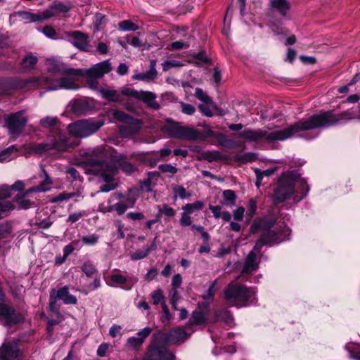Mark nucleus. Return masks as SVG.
Returning a JSON list of instances; mask_svg holds the SVG:
<instances>
[{
  "label": "nucleus",
  "instance_id": "1",
  "mask_svg": "<svg viewBox=\"0 0 360 360\" xmlns=\"http://www.w3.org/2000/svg\"><path fill=\"white\" fill-rule=\"evenodd\" d=\"M112 70L110 60L98 63L89 68H64L61 72L62 77L58 79V85L63 89L77 90L80 87L77 82H80L83 86L91 90H107L99 86V79Z\"/></svg>",
  "mask_w": 360,
  "mask_h": 360
},
{
  "label": "nucleus",
  "instance_id": "2",
  "mask_svg": "<svg viewBox=\"0 0 360 360\" xmlns=\"http://www.w3.org/2000/svg\"><path fill=\"white\" fill-rule=\"evenodd\" d=\"M347 113H344L336 117L330 112L314 115L308 118L300 120L287 129H278L276 128L271 131H266L265 141L269 142L282 141L301 131L328 127L338 123L342 119H351L347 117Z\"/></svg>",
  "mask_w": 360,
  "mask_h": 360
},
{
  "label": "nucleus",
  "instance_id": "3",
  "mask_svg": "<svg viewBox=\"0 0 360 360\" xmlns=\"http://www.w3.org/2000/svg\"><path fill=\"white\" fill-rule=\"evenodd\" d=\"M96 156L98 159L91 160L87 163V167L92 174L101 176L103 181L107 183L101 186L100 192H109L116 188L117 185L111 183V181L117 173V166L120 167L126 173H131L134 170V167L131 164L127 162H120L124 158L122 155L116 156L115 158L116 163L113 164L101 160L103 157V153H98Z\"/></svg>",
  "mask_w": 360,
  "mask_h": 360
},
{
  "label": "nucleus",
  "instance_id": "4",
  "mask_svg": "<svg viewBox=\"0 0 360 360\" xmlns=\"http://www.w3.org/2000/svg\"><path fill=\"white\" fill-rule=\"evenodd\" d=\"M289 235L290 230L287 228L280 233H275L274 231H269L264 234L256 243L253 250L248 255L242 272L243 274H251L257 269L259 260L258 259L255 252H259L263 245H273L279 243L284 240Z\"/></svg>",
  "mask_w": 360,
  "mask_h": 360
},
{
  "label": "nucleus",
  "instance_id": "5",
  "mask_svg": "<svg viewBox=\"0 0 360 360\" xmlns=\"http://www.w3.org/2000/svg\"><path fill=\"white\" fill-rule=\"evenodd\" d=\"M226 299L233 305H243L245 302H253L255 292L243 285L231 283L224 291Z\"/></svg>",
  "mask_w": 360,
  "mask_h": 360
},
{
  "label": "nucleus",
  "instance_id": "6",
  "mask_svg": "<svg viewBox=\"0 0 360 360\" xmlns=\"http://www.w3.org/2000/svg\"><path fill=\"white\" fill-rule=\"evenodd\" d=\"M103 124V121L99 120H82L70 124L68 130L73 136L86 138L96 132Z\"/></svg>",
  "mask_w": 360,
  "mask_h": 360
},
{
  "label": "nucleus",
  "instance_id": "7",
  "mask_svg": "<svg viewBox=\"0 0 360 360\" xmlns=\"http://www.w3.org/2000/svg\"><path fill=\"white\" fill-rule=\"evenodd\" d=\"M165 129L169 135L176 139L191 141L204 139L203 134L198 129L193 127L184 126L178 122H174L167 125Z\"/></svg>",
  "mask_w": 360,
  "mask_h": 360
},
{
  "label": "nucleus",
  "instance_id": "8",
  "mask_svg": "<svg viewBox=\"0 0 360 360\" xmlns=\"http://www.w3.org/2000/svg\"><path fill=\"white\" fill-rule=\"evenodd\" d=\"M294 181L293 172L285 173L280 177L278 186L274 191L276 201L283 202L292 196L295 192Z\"/></svg>",
  "mask_w": 360,
  "mask_h": 360
},
{
  "label": "nucleus",
  "instance_id": "9",
  "mask_svg": "<svg viewBox=\"0 0 360 360\" xmlns=\"http://www.w3.org/2000/svg\"><path fill=\"white\" fill-rule=\"evenodd\" d=\"M17 84L21 88H25L31 85L34 90L39 89L49 91L56 90V87L52 86V79L44 75L31 76L25 79H20Z\"/></svg>",
  "mask_w": 360,
  "mask_h": 360
},
{
  "label": "nucleus",
  "instance_id": "10",
  "mask_svg": "<svg viewBox=\"0 0 360 360\" xmlns=\"http://www.w3.org/2000/svg\"><path fill=\"white\" fill-rule=\"evenodd\" d=\"M24 112V110H20L5 117L9 134L16 136L24 129L27 122V117L23 116Z\"/></svg>",
  "mask_w": 360,
  "mask_h": 360
},
{
  "label": "nucleus",
  "instance_id": "11",
  "mask_svg": "<svg viewBox=\"0 0 360 360\" xmlns=\"http://www.w3.org/2000/svg\"><path fill=\"white\" fill-rule=\"evenodd\" d=\"M143 360H174V355L163 346L153 345Z\"/></svg>",
  "mask_w": 360,
  "mask_h": 360
},
{
  "label": "nucleus",
  "instance_id": "12",
  "mask_svg": "<svg viewBox=\"0 0 360 360\" xmlns=\"http://www.w3.org/2000/svg\"><path fill=\"white\" fill-rule=\"evenodd\" d=\"M0 319L6 326H11L18 323L20 316L15 313L13 308L6 305L0 304Z\"/></svg>",
  "mask_w": 360,
  "mask_h": 360
},
{
  "label": "nucleus",
  "instance_id": "13",
  "mask_svg": "<svg viewBox=\"0 0 360 360\" xmlns=\"http://www.w3.org/2000/svg\"><path fill=\"white\" fill-rule=\"evenodd\" d=\"M0 360H20V351L16 342L4 343L0 349Z\"/></svg>",
  "mask_w": 360,
  "mask_h": 360
},
{
  "label": "nucleus",
  "instance_id": "14",
  "mask_svg": "<svg viewBox=\"0 0 360 360\" xmlns=\"http://www.w3.org/2000/svg\"><path fill=\"white\" fill-rule=\"evenodd\" d=\"M127 96H134L143 101L149 107L158 109L159 105L156 101V96L151 91H121Z\"/></svg>",
  "mask_w": 360,
  "mask_h": 360
},
{
  "label": "nucleus",
  "instance_id": "15",
  "mask_svg": "<svg viewBox=\"0 0 360 360\" xmlns=\"http://www.w3.org/2000/svg\"><path fill=\"white\" fill-rule=\"evenodd\" d=\"M195 96L202 101V103L199 105L202 112L207 117H211L212 115L211 108L214 107V104L206 91H195Z\"/></svg>",
  "mask_w": 360,
  "mask_h": 360
},
{
  "label": "nucleus",
  "instance_id": "16",
  "mask_svg": "<svg viewBox=\"0 0 360 360\" xmlns=\"http://www.w3.org/2000/svg\"><path fill=\"white\" fill-rule=\"evenodd\" d=\"M72 146V144L63 136H60L57 141L46 143L41 146L44 150L55 149L58 151H65Z\"/></svg>",
  "mask_w": 360,
  "mask_h": 360
},
{
  "label": "nucleus",
  "instance_id": "17",
  "mask_svg": "<svg viewBox=\"0 0 360 360\" xmlns=\"http://www.w3.org/2000/svg\"><path fill=\"white\" fill-rule=\"evenodd\" d=\"M269 6L273 11H276L284 19L289 20L288 11L290 9V4L288 0H271Z\"/></svg>",
  "mask_w": 360,
  "mask_h": 360
},
{
  "label": "nucleus",
  "instance_id": "18",
  "mask_svg": "<svg viewBox=\"0 0 360 360\" xmlns=\"http://www.w3.org/2000/svg\"><path fill=\"white\" fill-rule=\"evenodd\" d=\"M69 35L73 38L72 44L75 47L82 51H87L88 35L81 31L70 32Z\"/></svg>",
  "mask_w": 360,
  "mask_h": 360
},
{
  "label": "nucleus",
  "instance_id": "19",
  "mask_svg": "<svg viewBox=\"0 0 360 360\" xmlns=\"http://www.w3.org/2000/svg\"><path fill=\"white\" fill-rule=\"evenodd\" d=\"M128 125L120 127V133L123 137L130 138L138 134L140 130L141 122L138 120H133Z\"/></svg>",
  "mask_w": 360,
  "mask_h": 360
},
{
  "label": "nucleus",
  "instance_id": "20",
  "mask_svg": "<svg viewBox=\"0 0 360 360\" xmlns=\"http://www.w3.org/2000/svg\"><path fill=\"white\" fill-rule=\"evenodd\" d=\"M110 279L113 283L121 285L122 288L124 290H130L137 281V279L134 278L133 282L132 280L130 282H127V277L120 274L117 270L114 271V273L110 276Z\"/></svg>",
  "mask_w": 360,
  "mask_h": 360
},
{
  "label": "nucleus",
  "instance_id": "21",
  "mask_svg": "<svg viewBox=\"0 0 360 360\" xmlns=\"http://www.w3.org/2000/svg\"><path fill=\"white\" fill-rule=\"evenodd\" d=\"M266 130L257 129L245 130L240 134V136L244 138L248 141H256L258 140L263 139L265 141Z\"/></svg>",
  "mask_w": 360,
  "mask_h": 360
},
{
  "label": "nucleus",
  "instance_id": "22",
  "mask_svg": "<svg viewBox=\"0 0 360 360\" xmlns=\"http://www.w3.org/2000/svg\"><path fill=\"white\" fill-rule=\"evenodd\" d=\"M188 337L187 333L182 328H176L170 330L167 335V340L170 344L184 340Z\"/></svg>",
  "mask_w": 360,
  "mask_h": 360
},
{
  "label": "nucleus",
  "instance_id": "23",
  "mask_svg": "<svg viewBox=\"0 0 360 360\" xmlns=\"http://www.w3.org/2000/svg\"><path fill=\"white\" fill-rule=\"evenodd\" d=\"M20 17L22 20H24L27 22H35L41 21V18L40 14L31 13L26 11H20L14 12L11 14L10 18L13 17Z\"/></svg>",
  "mask_w": 360,
  "mask_h": 360
},
{
  "label": "nucleus",
  "instance_id": "24",
  "mask_svg": "<svg viewBox=\"0 0 360 360\" xmlns=\"http://www.w3.org/2000/svg\"><path fill=\"white\" fill-rule=\"evenodd\" d=\"M56 296L58 299L63 300L66 304H75L77 302L76 297L70 294L68 286L60 288L57 291Z\"/></svg>",
  "mask_w": 360,
  "mask_h": 360
},
{
  "label": "nucleus",
  "instance_id": "25",
  "mask_svg": "<svg viewBox=\"0 0 360 360\" xmlns=\"http://www.w3.org/2000/svg\"><path fill=\"white\" fill-rule=\"evenodd\" d=\"M42 172L44 174L45 178L44 181L39 186L32 187L30 189L27 190L26 191V194L32 192H45L49 190V186L53 184V182L44 168H42Z\"/></svg>",
  "mask_w": 360,
  "mask_h": 360
},
{
  "label": "nucleus",
  "instance_id": "26",
  "mask_svg": "<svg viewBox=\"0 0 360 360\" xmlns=\"http://www.w3.org/2000/svg\"><path fill=\"white\" fill-rule=\"evenodd\" d=\"M38 62L37 56H34L32 53L27 54L21 61V65L25 69L32 70Z\"/></svg>",
  "mask_w": 360,
  "mask_h": 360
},
{
  "label": "nucleus",
  "instance_id": "27",
  "mask_svg": "<svg viewBox=\"0 0 360 360\" xmlns=\"http://www.w3.org/2000/svg\"><path fill=\"white\" fill-rule=\"evenodd\" d=\"M157 76V71L152 66L146 72L139 73L133 75L132 78L139 80H153Z\"/></svg>",
  "mask_w": 360,
  "mask_h": 360
},
{
  "label": "nucleus",
  "instance_id": "28",
  "mask_svg": "<svg viewBox=\"0 0 360 360\" xmlns=\"http://www.w3.org/2000/svg\"><path fill=\"white\" fill-rule=\"evenodd\" d=\"M171 153L172 150L169 148L165 147L157 152V153L159 154V158L153 160H148V164L150 167H155L159 160H167V157H168Z\"/></svg>",
  "mask_w": 360,
  "mask_h": 360
},
{
  "label": "nucleus",
  "instance_id": "29",
  "mask_svg": "<svg viewBox=\"0 0 360 360\" xmlns=\"http://www.w3.org/2000/svg\"><path fill=\"white\" fill-rule=\"evenodd\" d=\"M16 149L13 146L0 151V162H8L14 159L16 157V154H12V153Z\"/></svg>",
  "mask_w": 360,
  "mask_h": 360
},
{
  "label": "nucleus",
  "instance_id": "30",
  "mask_svg": "<svg viewBox=\"0 0 360 360\" xmlns=\"http://www.w3.org/2000/svg\"><path fill=\"white\" fill-rule=\"evenodd\" d=\"M174 198H179L181 199H186L190 198L192 194L187 191L186 188L181 186H173Z\"/></svg>",
  "mask_w": 360,
  "mask_h": 360
},
{
  "label": "nucleus",
  "instance_id": "31",
  "mask_svg": "<svg viewBox=\"0 0 360 360\" xmlns=\"http://www.w3.org/2000/svg\"><path fill=\"white\" fill-rule=\"evenodd\" d=\"M118 28L122 31H136L139 26L130 20H124L118 23Z\"/></svg>",
  "mask_w": 360,
  "mask_h": 360
},
{
  "label": "nucleus",
  "instance_id": "32",
  "mask_svg": "<svg viewBox=\"0 0 360 360\" xmlns=\"http://www.w3.org/2000/svg\"><path fill=\"white\" fill-rule=\"evenodd\" d=\"M193 58L198 65H202L211 63L210 58L207 57L205 51H201L198 53H194L193 55Z\"/></svg>",
  "mask_w": 360,
  "mask_h": 360
},
{
  "label": "nucleus",
  "instance_id": "33",
  "mask_svg": "<svg viewBox=\"0 0 360 360\" xmlns=\"http://www.w3.org/2000/svg\"><path fill=\"white\" fill-rule=\"evenodd\" d=\"M204 207V204L201 201H195L193 203H187L183 207L182 210L187 214H192L195 211L201 210Z\"/></svg>",
  "mask_w": 360,
  "mask_h": 360
},
{
  "label": "nucleus",
  "instance_id": "34",
  "mask_svg": "<svg viewBox=\"0 0 360 360\" xmlns=\"http://www.w3.org/2000/svg\"><path fill=\"white\" fill-rule=\"evenodd\" d=\"M204 160L212 162L222 159V155L217 150L203 151Z\"/></svg>",
  "mask_w": 360,
  "mask_h": 360
},
{
  "label": "nucleus",
  "instance_id": "35",
  "mask_svg": "<svg viewBox=\"0 0 360 360\" xmlns=\"http://www.w3.org/2000/svg\"><path fill=\"white\" fill-rule=\"evenodd\" d=\"M78 195H79L78 192H72V193L63 192L62 193H60L57 196L52 198L50 200V201L53 203L58 202H63V201L68 200L69 199H70L73 197H75V196H78Z\"/></svg>",
  "mask_w": 360,
  "mask_h": 360
},
{
  "label": "nucleus",
  "instance_id": "36",
  "mask_svg": "<svg viewBox=\"0 0 360 360\" xmlns=\"http://www.w3.org/2000/svg\"><path fill=\"white\" fill-rule=\"evenodd\" d=\"M206 320L207 316L205 314L200 311H194L193 312L190 322L191 324L201 325L205 323Z\"/></svg>",
  "mask_w": 360,
  "mask_h": 360
},
{
  "label": "nucleus",
  "instance_id": "37",
  "mask_svg": "<svg viewBox=\"0 0 360 360\" xmlns=\"http://www.w3.org/2000/svg\"><path fill=\"white\" fill-rule=\"evenodd\" d=\"M276 171V168H270L268 169H266L264 171H261L259 169H256L255 170L256 176H257V181H256V186L257 187L260 186L261 181L264 175L265 176H271Z\"/></svg>",
  "mask_w": 360,
  "mask_h": 360
},
{
  "label": "nucleus",
  "instance_id": "38",
  "mask_svg": "<svg viewBox=\"0 0 360 360\" xmlns=\"http://www.w3.org/2000/svg\"><path fill=\"white\" fill-rule=\"evenodd\" d=\"M82 271L88 277H91L97 273L96 268L89 262L83 264Z\"/></svg>",
  "mask_w": 360,
  "mask_h": 360
},
{
  "label": "nucleus",
  "instance_id": "39",
  "mask_svg": "<svg viewBox=\"0 0 360 360\" xmlns=\"http://www.w3.org/2000/svg\"><path fill=\"white\" fill-rule=\"evenodd\" d=\"M50 6L51 7L55 15H57L59 13H65L70 11V7L61 2L54 3Z\"/></svg>",
  "mask_w": 360,
  "mask_h": 360
},
{
  "label": "nucleus",
  "instance_id": "40",
  "mask_svg": "<svg viewBox=\"0 0 360 360\" xmlns=\"http://www.w3.org/2000/svg\"><path fill=\"white\" fill-rule=\"evenodd\" d=\"M150 252V248H144L143 250H139L130 255L131 260H139L147 257Z\"/></svg>",
  "mask_w": 360,
  "mask_h": 360
},
{
  "label": "nucleus",
  "instance_id": "41",
  "mask_svg": "<svg viewBox=\"0 0 360 360\" xmlns=\"http://www.w3.org/2000/svg\"><path fill=\"white\" fill-rule=\"evenodd\" d=\"M162 65L164 71H167L172 68H179L184 65L181 61L176 60H167Z\"/></svg>",
  "mask_w": 360,
  "mask_h": 360
},
{
  "label": "nucleus",
  "instance_id": "42",
  "mask_svg": "<svg viewBox=\"0 0 360 360\" xmlns=\"http://www.w3.org/2000/svg\"><path fill=\"white\" fill-rule=\"evenodd\" d=\"M347 349L351 353V357L360 359V345L348 344Z\"/></svg>",
  "mask_w": 360,
  "mask_h": 360
},
{
  "label": "nucleus",
  "instance_id": "43",
  "mask_svg": "<svg viewBox=\"0 0 360 360\" xmlns=\"http://www.w3.org/2000/svg\"><path fill=\"white\" fill-rule=\"evenodd\" d=\"M58 122V119L56 117H46L39 121V124L42 127H50L55 126Z\"/></svg>",
  "mask_w": 360,
  "mask_h": 360
},
{
  "label": "nucleus",
  "instance_id": "44",
  "mask_svg": "<svg viewBox=\"0 0 360 360\" xmlns=\"http://www.w3.org/2000/svg\"><path fill=\"white\" fill-rule=\"evenodd\" d=\"M107 23V18L105 15L101 13H96L94 18V26L98 29L100 26L102 25H105Z\"/></svg>",
  "mask_w": 360,
  "mask_h": 360
},
{
  "label": "nucleus",
  "instance_id": "45",
  "mask_svg": "<svg viewBox=\"0 0 360 360\" xmlns=\"http://www.w3.org/2000/svg\"><path fill=\"white\" fill-rule=\"evenodd\" d=\"M223 197L227 203L234 205L236 202V195L232 190H225L223 192Z\"/></svg>",
  "mask_w": 360,
  "mask_h": 360
},
{
  "label": "nucleus",
  "instance_id": "46",
  "mask_svg": "<svg viewBox=\"0 0 360 360\" xmlns=\"http://www.w3.org/2000/svg\"><path fill=\"white\" fill-rule=\"evenodd\" d=\"M113 115L117 120L125 123H130V121L133 120L129 115L122 111H115Z\"/></svg>",
  "mask_w": 360,
  "mask_h": 360
},
{
  "label": "nucleus",
  "instance_id": "47",
  "mask_svg": "<svg viewBox=\"0 0 360 360\" xmlns=\"http://www.w3.org/2000/svg\"><path fill=\"white\" fill-rule=\"evenodd\" d=\"M43 34L51 39H56V31L55 29L51 25H46L42 29Z\"/></svg>",
  "mask_w": 360,
  "mask_h": 360
},
{
  "label": "nucleus",
  "instance_id": "48",
  "mask_svg": "<svg viewBox=\"0 0 360 360\" xmlns=\"http://www.w3.org/2000/svg\"><path fill=\"white\" fill-rule=\"evenodd\" d=\"M15 202L20 208L27 209L31 205V201L20 196L15 198Z\"/></svg>",
  "mask_w": 360,
  "mask_h": 360
},
{
  "label": "nucleus",
  "instance_id": "49",
  "mask_svg": "<svg viewBox=\"0 0 360 360\" xmlns=\"http://www.w3.org/2000/svg\"><path fill=\"white\" fill-rule=\"evenodd\" d=\"M128 208V206L124 201H120L113 205V209L119 215L124 214Z\"/></svg>",
  "mask_w": 360,
  "mask_h": 360
},
{
  "label": "nucleus",
  "instance_id": "50",
  "mask_svg": "<svg viewBox=\"0 0 360 360\" xmlns=\"http://www.w3.org/2000/svg\"><path fill=\"white\" fill-rule=\"evenodd\" d=\"M151 297L155 304H158L159 303L162 304V302H165L164 296L161 290H157L153 292Z\"/></svg>",
  "mask_w": 360,
  "mask_h": 360
},
{
  "label": "nucleus",
  "instance_id": "51",
  "mask_svg": "<svg viewBox=\"0 0 360 360\" xmlns=\"http://www.w3.org/2000/svg\"><path fill=\"white\" fill-rule=\"evenodd\" d=\"M13 209V205L8 202H0V219L4 217V214Z\"/></svg>",
  "mask_w": 360,
  "mask_h": 360
},
{
  "label": "nucleus",
  "instance_id": "52",
  "mask_svg": "<svg viewBox=\"0 0 360 360\" xmlns=\"http://www.w3.org/2000/svg\"><path fill=\"white\" fill-rule=\"evenodd\" d=\"M11 186L2 185L0 186V199H6L11 197Z\"/></svg>",
  "mask_w": 360,
  "mask_h": 360
},
{
  "label": "nucleus",
  "instance_id": "53",
  "mask_svg": "<svg viewBox=\"0 0 360 360\" xmlns=\"http://www.w3.org/2000/svg\"><path fill=\"white\" fill-rule=\"evenodd\" d=\"M159 169L162 172H165V173H170V174H175L176 172H177V169L172 166V165H169V164H164V165H159Z\"/></svg>",
  "mask_w": 360,
  "mask_h": 360
},
{
  "label": "nucleus",
  "instance_id": "54",
  "mask_svg": "<svg viewBox=\"0 0 360 360\" xmlns=\"http://www.w3.org/2000/svg\"><path fill=\"white\" fill-rule=\"evenodd\" d=\"M151 331L152 330L150 327H146L137 333L136 337L139 338L143 343L144 340L150 334Z\"/></svg>",
  "mask_w": 360,
  "mask_h": 360
},
{
  "label": "nucleus",
  "instance_id": "55",
  "mask_svg": "<svg viewBox=\"0 0 360 360\" xmlns=\"http://www.w3.org/2000/svg\"><path fill=\"white\" fill-rule=\"evenodd\" d=\"M159 212H162L167 217H173L176 213L175 210L172 207H169L167 205H163L162 207L159 209Z\"/></svg>",
  "mask_w": 360,
  "mask_h": 360
},
{
  "label": "nucleus",
  "instance_id": "56",
  "mask_svg": "<svg viewBox=\"0 0 360 360\" xmlns=\"http://www.w3.org/2000/svg\"><path fill=\"white\" fill-rule=\"evenodd\" d=\"M82 240L85 244L93 245L98 242V237L96 235L85 236L82 238Z\"/></svg>",
  "mask_w": 360,
  "mask_h": 360
},
{
  "label": "nucleus",
  "instance_id": "57",
  "mask_svg": "<svg viewBox=\"0 0 360 360\" xmlns=\"http://www.w3.org/2000/svg\"><path fill=\"white\" fill-rule=\"evenodd\" d=\"M127 342L129 347L133 348H136L143 344L142 342L139 340V338H137L136 336L129 338L127 339Z\"/></svg>",
  "mask_w": 360,
  "mask_h": 360
},
{
  "label": "nucleus",
  "instance_id": "58",
  "mask_svg": "<svg viewBox=\"0 0 360 360\" xmlns=\"http://www.w3.org/2000/svg\"><path fill=\"white\" fill-rule=\"evenodd\" d=\"M109 349V345L106 342H103L99 345L97 349V355L99 356H105L107 352Z\"/></svg>",
  "mask_w": 360,
  "mask_h": 360
},
{
  "label": "nucleus",
  "instance_id": "59",
  "mask_svg": "<svg viewBox=\"0 0 360 360\" xmlns=\"http://www.w3.org/2000/svg\"><path fill=\"white\" fill-rule=\"evenodd\" d=\"M190 214H187L186 212L181 213V217L179 219V222L182 226H190L191 225V218L189 216Z\"/></svg>",
  "mask_w": 360,
  "mask_h": 360
},
{
  "label": "nucleus",
  "instance_id": "60",
  "mask_svg": "<svg viewBox=\"0 0 360 360\" xmlns=\"http://www.w3.org/2000/svg\"><path fill=\"white\" fill-rule=\"evenodd\" d=\"M257 209V202L254 199H250L248 202V214L250 217H252L254 214H255Z\"/></svg>",
  "mask_w": 360,
  "mask_h": 360
},
{
  "label": "nucleus",
  "instance_id": "61",
  "mask_svg": "<svg viewBox=\"0 0 360 360\" xmlns=\"http://www.w3.org/2000/svg\"><path fill=\"white\" fill-rule=\"evenodd\" d=\"M245 213V209L243 207H239L233 211V215L234 219L237 221H241L243 219Z\"/></svg>",
  "mask_w": 360,
  "mask_h": 360
},
{
  "label": "nucleus",
  "instance_id": "62",
  "mask_svg": "<svg viewBox=\"0 0 360 360\" xmlns=\"http://www.w3.org/2000/svg\"><path fill=\"white\" fill-rule=\"evenodd\" d=\"M360 80V72L356 73L351 79V81L348 83L347 85H343L338 88V90H349L348 86H352L356 84L357 82Z\"/></svg>",
  "mask_w": 360,
  "mask_h": 360
},
{
  "label": "nucleus",
  "instance_id": "63",
  "mask_svg": "<svg viewBox=\"0 0 360 360\" xmlns=\"http://www.w3.org/2000/svg\"><path fill=\"white\" fill-rule=\"evenodd\" d=\"M109 334L111 337L115 338L117 335H122L121 326L119 325H113L109 330Z\"/></svg>",
  "mask_w": 360,
  "mask_h": 360
},
{
  "label": "nucleus",
  "instance_id": "64",
  "mask_svg": "<svg viewBox=\"0 0 360 360\" xmlns=\"http://www.w3.org/2000/svg\"><path fill=\"white\" fill-rule=\"evenodd\" d=\"M181 105L182 107V112L184 114L191 115H193L195 111V108L190 104L181 103Z\"/></svg>",
  "mask_w": 360,
  "mask_h": 360
}]
</instances>
